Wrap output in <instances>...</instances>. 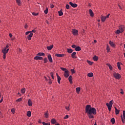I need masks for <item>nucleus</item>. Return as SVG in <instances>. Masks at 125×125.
Instances as JSON below:
<instances>
[{
	"instance_id": "1",
	"label": "nucleus",
	"mask_w": 125,
	"mask_h": 125,
	"mask_svg": "<svg viewBox=\"0 0 125 125\" xmlns=\"http://www.w3.org/2000/svg\"><path fill=\"white\" fill-rule=\"evenodd\" d=\"M85 113L87 114L89 119H94L93 115H96V109L94 107H92L91 105L87 104L85 106Z\"/></svg>"
},
{
	"instance_id": "2",
	"label": "nucleus",
	"mask_w": 125,
	"mask_h": 125,
	"mask_svg": "<svg viewBox=\"0 0 125 125\" xmlns=\"http://www.w3.org/2000/svg\"><path fill=\"white\" fill-rule=\"evenodd\" d=\"M106 105L108 109L109 112H111V109L113 106V100L110 101L109 103H106Z\"/></svg>"
},
{
	"instance_id": "3",
	"label": "nucleus",
	"mask_w": 125,
	"mask_h": 125,
	"mask_svg": "<svg viewBox=\"0 0 125 125\" xmlns=\"http://www.w3.org/2000/svg\"><path fill=\"white\" fill-rule=\"evenodd\" d=\"M113 76L114 77L115 79H116V80H120V79L122 78V77L121 76V75L117 73H114Z\"/></svg>"
},
{
	"instance_id": "4",
	"label": "nucleus",
	"mask_w": 125,
	"mask_h": 125,
	"mask_svg": "<svg viewBox=\"0 0 125 125\" xmlns=\"http://www.w3.org/2000/svg\"><path fill=\"white\" fill-rule=\"evenodd\" d=\"M72 33L74 36H78V35H79V31L78 30L73 29H72Z\"/></svg>"
},
{
	"instance_id": "5",
	"label": "nucleus",
	"mask_w": 125,
	"mask_h": 125,
	"mask_svg": "<svg viewBox=\"0 0 125 125\" xmlns=\"http://www.w3.org/2000/svg\"><path fill=\"white\" fill-rule=\"evenodd\" d=\"M63 76L65 78H68L69 76H70V74H69V70H65L63 74Z\"/></svg>"
},
{
	"instance_id": "6",
	"label": "nucleus",
	"mask_w": 125,
	"mask_h": 125,
	"mask_svg": "<svg viewBox=\"0 0 125 125\" xmlns=\"http://www.w3.org/2000/svg\"><path fill=\"white\" fill-rule=\"evenodd\" d=\"M34 59V60H43V58L41 56H35Z\"/></svg>"
},
{
	"instance_id": "7",
	"label": "nucleus",
	"mask_w": 125,
	"mask_h": 125,
	"mask_svg": "<svg viewBox=\"0 0 125 125\" xmlns=\"http://www.w3.org/2000/svg\"><path fill=\"white\" fill-rule=\"evenodd\" d=\"M76 54H77L76 52H73L71 55L72 58H73V59H76V58H78V57L76 56Z\"/></svg>"
},
{
	"instance_id": "8",
	"label": "nucleus",
	"mask_w": 125,
	"mask_h": 125,
	"mask_svg": "<svg viewBox=\"0 0 125 125\" xmlns=\"http://www.w3.org/2000/svg\"><path fill=\"white\" fill-rule=\"evenodd\" d=\"M69 4H70V5H71V6H72V7H73V8L78 7V4H77L76 3H73L72 2H69Z\"/></svg>"
},
{
	"instance_id": "9",
	"label": "nucleus",
	"mask_w": 125,
	"mask_h": 125,
	"mask_svg": "<svg viewBox=\"0 0 125 125\" xmlns=\"http://www.w3.org/2000/svg\"><path fill=\"white\" fill-rule=\"evenodd\" d=\"M57 78L58 79V83L59 84L61 83V77L59 76V75H58V73H56Z\"/></svg>"
},
{
	"instance_id": "10",
	"label": "nucleus",
	"mask_w": 125,
	"mask_h": 125,
	"mask_svg": "<svg viewBox=\"0 0 125 125\" xmlns=\"http://www.w3.org/2000/svg\"><path fill=\"white\" fill-rule=\"evenodd\" d=\"M47 57H48V59L50 63H52L53 62V61H52V58L51 57V55L49 54L47 56Z\"/></svg>"
},
{
	"instance_id": "11",
	"label": "nucleus",
	"mask_w": 125,
	"mask_h": 125,
	"mask_svg": "<svg viewBox=\"0 0 125 125\" xmlns=\"http://www.w3.org/2000/svg\"><path fill=\"white\" fill-rule=\"evenodd\" d=\"M9 50V49H6V48H4L2 50V53L5 54H6V53H8V51Z\"/></svg>"
},
{
	"instance_id": "12",
	"label": "nucleus",
	"mask_w": 125,
	"mask_h": 125,
	"mask_svg": "<svg viewBox=\"0 0 125 125\" xmlns=\"http://www.w3.org/2000/svg\"><path fill=\"white\" fill-rule=\"evenodd\" d=\"M55 56H57V57H64L65 55L64 54H56Z\"/></svg>"
},
{
	"instance_id": "13",
	"label": "nucleus",
	"mask_w": 125,
	"mask_h": 125,
	"mask_svg": "<svg viewBox=\"0 0 125 125\" xmlns=\"http://www.w3.org/2000/svg\"><path fill=\"white\" fill-rule=\"evenodd\" d=\"M33 33H32L27 36L28 41H31V40H32V37H33Z\"/></svg>"
},
{
	"instance_id": "14",
	"label": "nucleus",
	"mask_w": 125,
	"mask_h": 125,
	"mask_svg": "<svg viewBox=\"0 0 125 125\" xmlns=\"http://www.w3.org/2000/svg\"><path fill=\"white\" fill-rule=\"evenodd\" d=\"M121 65H123V63L121 62H117V67L120 71L122 70V68H121Z\"/></svg>"
},
{
	"instance_id": "15",
	"label": "nucleus",
	"mask_w": 125,
	"mask_h": 125,
	"mask_svg": "<svg viewBox=\"0 0 125 125\" xmlns=\"http://www.w3.org/2000/svg\"><path fill=\"white\" fill-rule=\"evenodd\" d=\"M89 13L91 17H93V16H94V13H93V11H92V10L89 9Z\"/></svg>"
},
{
	"instance_id": "16",
	"label": "nucleus",
	"mask_w": 125,
	"mask_h": 125,
	"mask_svg": "<svg viewBox=\"0 0 125 125\" xmlns=\"http://www.w3.org/2000/svg\"><path fill=\"white\" fill-rule=\"evenodd\" d=\"M68 81L70 83H71V84H72V83H73V78L72 77V75H70L69 78H68Z\"/></svg>"
},
{
	"instance_id": "17",
	"label": "nucleus",
	"mask_w": 125,
	"mask_h": 125,
	"mask_svg": "<svg viewBox=\"0 0 125 125\" xmlns=\"http://www.w3.org/2000/svg\"><path fill=\"white\" fill-rule=\"evenodd\" d=\"M57 121L56 119L53 118L51 120V123L52 124V125H55Z\"/></svg>"
},
{
	"instance_id": "18",
	"label": "nucleus",
	"mask_w": 125,
	"mask_h": 125,
	"mask_svg": "<svg viewBox=\"0 0 125 125\" xmlns=\"http://www.w3.org/2000/svg\"><path fill=\"white\" fill-rule=\"evenodd\" d=\"M28 105L30 107H31V106H33V103H32V101L31 100V99L28 100Z\"/></svg>"
},
{
	"instance_id": "19",
	"label": "nucleus",
	"mask_w": 125,
	"mask_h": 125,
	"mask_svg": "<svg viewBox=\"0 0 125 125\" xmlns=\"http://www.w3.org/2000/svg\"><path fill=\"white\" fill-rule=\"evenodd\" d=\"M16 1L19 6H21V5H22V3H21V0H16Z\"/></svg>"
},
{
	"instance_id": "20",
	"label": "nucleus",
	"mask_w": 125,
	"mask_h": 125,
	"mask_svg": "<svg viewBox=\"0 0 125 125\" xmlns=\"http://www.w3.org/2000/svg\"><path fill=\"white\" fill-rule=\"evenodd\" d=\"M45 54L42 52H39L37 54V56H44Z\"/></svg>"
},
{
	"instance_id": "21",
	"label": "nucleus",
	"mask_w": 125,
	"mask_h": 125,
	"mask_svg": "<svg viewBox=\"0 0 125 125\" xmlns=\"http://www.w3.org/2000/svg\"><path fill=\"white\" fill-rule=\"evenodd\" d=\"M101 19L102 22H105V21H106V18L105 16H101Z\"/></svg>"
},
{
	"instance_id": "22",
	"label": "nucleus",
	"mask_w": 125,
	"mask_h": 125,
	"mask_svg": "<svg viewBox=\"0 0 125 125\" xmlns=\"http://www.w3.org/2000/svg\"><path fill=\"white\" fill-rule=\"evenodd\" d=\"M109 44H110V45H111L112 46V47H115V43H114L112 41H109Z\"/></svg>"
},
{
	"instance_id": "23",
	"label": "nucleus",
	"mask_w": 125,
	"mask_h": 125,
	"mask_svg": "<svg viewBox=\"0 0 125 125\" xmlns=\"http://www.w3.org/2000/svg\"><path fill=\"white\" fill-rule=\"evenodd\" d=\"M46 48L48 50H51L53 48V44L47 46Z\"/></svg>"
},
{
	"instance_id": "24",
	"label": "nucleus",
	"mask_w": 125,
	"mask_h": 125,
	"mask_svg": "<svg viewBox=\"0 0 125 125\" xmlns=\"http://www.w3.org/2000/svg\"><path fill=\"white\" fill-rule=\"evenodd\" d=\"M119 30L121 31V33H123L124 31H125V26H121L119 27Z\"/></svg>"
},
{
	"instance_id": "25",
	"label": "nucleus",
	"mask_w": 125,
	"mask_h": 125,
	"mask_svg": "<svg viewBox=\"0 0 125 125\" xmlns=\"http://www.w3.org/2000/svg\"><path fill=\"white\" fill-rule=\"evenodd\" d=\"M75 50H76V51H81V50H82V48H81L79 46H76Z\"/></svg>"
},
{
	"instance_id": "26",
	"label": "nucleus",
	"mask_w": 125,
	"mask_h": 125,
	"mask_svg": "<svg viewBox=\"0 0 125 125\" xmlns=\"http://www.w3.org/2000/svg\"><path fill=\"white\" fill-rule=\"evenodd\" d=\"M114 109L115 110V114L116 115H119L120 114V110L118 109H117V107H114Z\"/></svg>"
},
{
	"instance_id": "27",
	"label": "nucleus",
	"mask_w": 125,
	"mask_h": 125,
	"mask_svg": "<svg viewBox=\"0 0 125 125\" xmlns=\"http://www.w3.org/2000/svg\"><path fill=\"white\" fill-rule=\"evenodd\" d=\"M87 76L89 77V78H92V77H93V73L92 72L88 73Z\"/></svg>"
},
{
	"instance_id": "28",
	"label": "nucleus",
	"mask_w": 125,
	"mask_h": 125,
	"mask_svg": "<svg viewBox=\"0 0 125 125\" xmlns=\"http://www.w3.org/2000/svg\"><path fill=\"white\" fill-rule=\"evenodd\" d=\"M44 115L45 116V118H46V119H47V118H48L49 117L48 111H46V112L44 113Z\"/></svg>"
},
{
	"instance_id": "29",
	"label": "nucleus",
	"mask_w": 125,
	"mask_h": 125,
	"mask_svg": "<svg viewBox=\"0 0 125 125\" xmlns=\"http://www.w3.org/2000/svg\"><path fill=\"white\" fill-rule=\"evenodd\" d=\"M106 65L109 67L110 71H112L113 70V67H112V65H111L110 63H106Z\"/></svg>"
},
{
	"instance_id": "30",
	"label": "nucleus",
	"mask_w": 125,
	"mask_h": 125,
	"mask_svg": "<svg viewBox=\"0 0 125 125\" xmlns=\"http://www.w3.org/2000/svg\"><path fill=\"white\" fill-rule=\"evenodd\" d=\"M93 60H94V61H98V57L96 56H94L93 57Z\"/></svg>"
},
{
	"instance_id": "31",
	"label": "nucleus",
	"mask_w": 125,
	"mask_h": 125,
	"mask_svg": "<svg viewBox=\"0 0 125 125\" xmlns=\"http://www.w3.org/2000/svg\"><path fill=\"white\" fill-rule=\"evenodd\" d=\"M27 117H31V116H32V113L31 112V111H28L27 112Z\"/></svg>"
},
{
	"instance_id": "32",
	"label": "nucleus",
	"mask_w": 125,
	"mask_h": 125,
	"mask_svg": "<svg viewBox=\"0 0 125 125\" xmlns=\"http://www.w3.org/2000/svg\"><path fill=\"white\" fill-rule=\"evenodd\" d=\"M106 50H107V52H110V46H109V45H108V44H106Z\"/></svg>"
},
{
	"instance_id": "33",
	"label": "nucleus",
	"mask_w": 125,
	"mask_h": 125,
	"mask_svg": "<svg viewBox=\"0 0 125 125\" xmlns=\"http://www.w3.org/2000/svg\"><path fill=\"white\" fill-rule=\"evenodd\" d=\"M110 122L112 123V125H114L115 123H116V121L115 120L114 118H111Z\"/></svg>"
},
{
	"instance_id": "34",
	"label": "nucleus",
	"mask_w": 125,
	"mask_h": 125,
	"mask_svg": "<svg viewBox=\"0 0 125 125\" xmlns=\"http://www.w3.org/2000/svg\"><path fill=\"white\" fill-rule=\"evenodd\" d=\"M21 91L22 94H24L25 92H26V88H23L21 90Z\"/></svg>"
},
{
	"instance_id": "35",
	"label": "nucleus",
	"mask_w": 125,
	"mask_h": 125,
	"mask_svg": "<svg viewBox=\"0 0 125 125\" xmlns=\"http://www.w3.org/2000/svg\"><path fill=\"white\" fill-rule=\"evenodd\" d=\"M67 51L68 53L71 54V53H72V52H73V50L72 49L67 48Z\"/></svg>"
},
{
	"instance_id": "36",
	"label": "nucleus",
	"mask_w": 125,
	"mask_h": 125,
	"mask_svg": "<svg viewBox=\"0 0 125 125\" xmlns=\"http://www.w3.org/2000/svg\"><path fill=\"white\" fill-rule=\"evenodd\" d=\"M59 16H62L63 15V12H62V9L58 12Z\"/></svg>"
},
{
	"instance_id": "37",
	"label": "nucleus",
	"mask_w": 125,
	"mask_h": 125,
	"mask_svg": "<svg viewBox=\"0 0 125 125\" xmlns=\"http://www.w3.org/2000/svg\"><path fill=\"white\" fill-rule=\"evenodd\" d=\"M50 76H51V77H52V79H53V80H54V72H52L50 73Z\"/></svg>"
},
{
	"instance_id": "38",
	"label": "nucleus",
	"mask_w": 125,
	"mask_h": 125,
	"mask_svg": "<svg viewBox=\"0 0 125 125\" xmlns=\"http://www.w3.org/2000/svg\"><path fill=\"white\" fill-rule=\"evenodd\" d=\"M87 63H88V64H89V65H90V66H91V65H92L93 64V62L89 61V60H87Z\"/></svg>"
},
{
	"instance_id": "39",
	"label": "nucleus",
	"mask_w": 125,
	"mask_h": 125,
	"mask_svg": "<svg viewBox=\"0 0 125 125\" xmlns=\"http://www.w3.org/2000/svg\"><path fill=\"white\" fill-rule=\"evenodd\" d=\"M122 32V31L120 30H117L116 32H115V34H117V35H120V34H121V33Z\"/></svg>"
},
{
	"instance_id": "40",
	"label": "nucleus",
	"mask_w": 125,
	"mask_h": 125,
	"mask_svg": "<svg viewBox=\"0 0 125 125\" xmlns=\"http://www.w3.org/2000/svg\"><path fill=\"white\" fill-rule=\"evenodd\" d=\"M45 14L48 13V8L46 7L45 10L44 11Z\"/></svg>"
},
{
	"instance_id": "41",
	"label": "nucleus",
	"mask_w": 125,
	"mask_h": 125,
	"mask_svg": "<svg viewBox=\"0 0 125 125\" xmlns=\"http://www.w3.org/2000/svg\"><path fill=\"white\" fill-rule=\"evenodd\" d=\"M123 119L125 120V110H124L123 111Z\"/></svg>"
},
{
	"instance_id": "42",
	"label": "nucleus",
	"mask_w": 125,
	"mask_h": 125,
	"mask_svg": "<svg viewBox=\"0 0 125 125\" xmlns=\"http://www.w3.org/2000/svg\"><path fill=\"white\" fill-rule=\"evenodd\" d=\"M81 91V87H77L76 88V92H80Z\"/></svg>"
},
{
	"instance_id": "43",
	"label": "nucleus",
	"mask_w": 125,
	"mask_h": 125,
	"mask_svg": "<svg viewBox=\"0 0 125 125\" xmlns=\"http://www.w3.org/2000/svg\"><path fill=\"white\" fill-rule=\"evenodd\" d=\"M32 15H33L34 16H38V15H39V13L33 12Z\"/></svg>"
},
{
	"instance_id": "44",
	"label": "nucleus",
	"mask_w": 125,
	"mask_h": 125,
	"mask_svg": "<svg viewBox=\"0 0 125 125\" xmlns=\"http://www.w3.org/2000/svg\"><path fill=\"white\" fill-rule=\"evenodd\" d=\"M42 124L43 125H50V123H46L45 122H42Z\"/></svg>"
},
{
	"instance_id": "45",
	"label": "nucleus",
	"mask_w": 125,
	"mask_h": 125,
	"mask_svg": "<svg viewBox=\"0 0 125 125\" xmlns=\"http://www.w3.org/2000/svg\"><path fill=\"white\" fill-rule=\"evenodd\" d=\"M16 101V102H21V101H22V98L17 99Z\"/></svg>"
},
{
	"instance_id": "46",
	"label": "nucleus",
	"mask_w": 125,
	"mask_h": 125,
	"mask_svg": "<svg viewBox=\"0 0 125 125\" xmlns=\"http://www.w3.org/2000/svg\"><path fill=\"white\" fill-rule=\"evenodd\" d=\"M65 109L67 111H70V104H69L68 106H65Z\"/></svg>"
},
{
	"instance_id": "47",
	"label": "nucleus",
	"mask_w": 125,
	"mask_h": 125,
	"mask_svg": "<svg viewBox=\"0 0 125 125\" xmlns=\"http://www.w3.org/2000/svg\"><path fill=\"white\" fill-rule=\"evenodd\" d=\"M11 112L13 114H15V109L12 108V109L11 110Z\"/></svg>"
},
{
	"instance_id": "48",
	"label": "nucleus",
	"mask_w": 125,
	"mask_h": 125,
	"mask_svg": "<svg viewBox=\"0 0 125 125\" xmlns=\"http://www.w3.org/2000/svg\"><path fill=\"white\" fill-rule=\"evenodd\" d=\"M47 62H48V60H47V58H44V63H46Z\"/></svg>"
},
{
	"instance_id": "49",
	"label": "nucleus",
	"mask_w": 125,
	"mask_h": 125,
	"mask_svg": "<svg viewBox=\"0 0 125 125\" xmlns=\"http://www.w3.org/2000/svg\"><path fill=\"white\" fill-rule=\"evenodd\" d=\"M48 83H49L50 84H51L52 83V81H51V79L50 78L48 79Z\"/></svg>"
},
{
	"instance_id": "50",
	"label": "nucleus",
	"mask_w": 125,
	"mask_h": 125,
	"mask_svg": "<svg viewBox=\"0 0 125 125\" xmlns=\"http://www.w3.org/2000/svg\"><path fill=\"white\" fill-rule=\"evenodd\" d=\"M71 72L72 75L75 74V73H76V71H75V70L73 69H71Z\"/></svg>"
},
{
	"instance_id": "51",
	"label": "nucleus",
	"mask_w": 125,
	"mask_h": 125,
	"mask_svg": "<svg viewBox=\"0 0 125 125\" xmlns=\"http://www.w3.org/2000/svg\"><path fill=\"white\" fill-rule=\"evenodd\" d=\"M122 122L123 124H125V119H123V115H121V116Z\"/></svg>"
},
{
	"instance_id": "52",
	"label": "nucleus",
	"mask_w": 125,
	"mask_h": 125,
	"mask_svg": "<svg viewBox=\"0 0 125 125\" xmlns=\"http://www.w3.org/2000/svg\"><path fill=\"white\" fill-rule=\"evenodd\" d=\"M65 8H66V9H69L70 8V6L69 5V4H66Z\"/></svg>"
},
{
	"instance_id": "53",
	"label": "nucleus",
	"mask_w": 125,
	"mask_h": 125,
	"mask_svg": "<svg viewBox=\"0 0 125 125\" xmlns=\"http://www.w3.org/2000/svg\"><path fill=\"white\" fill-rule=\"evenodd\" d=\"M31 33H32V32H31V31H27L25 33V35L27 36V35H29V34H31Z\"/></svg>"
},
{
	"instance_id": "54",
	"label": "nucleus",
	"mask_w": 125,
	"mask_h": 125,
	"mask_svg": "<svg viewBox=\"0 0 125 125\" xmlns=\"http://www.w3.org/2000/svg\"><path fill=\"white\" fill-rule=\"evenodd\" d=\"M3 59H5L6 58V54H3Z\"/></svg>"
},
{
	"instance_id": "55",
	"label": "nucleus",
	"mask_w": 125,
	"mask_h": 125,
	"mask_svg": "<svg viewBox=\"0 0 125 125\" xmlns=\"http://www.w3.org/2000/svg\"><path fill=\"white\" fill-rule=\"evenodd\" d=\"M61 70H62V71H66L67 69L64 68V67H61Z\"/></svg>"
},
{
	"instance_id": "56",
	"label": "nucleus",
	"mask_w": 125,
	"mask_h": 125,
	"mask_svg": "<svg viewBox=\"0 0 125 125\" xmlns=\"http://www.w3.org/2000/svg\"><path fill=\"white\" fill-rule=\"evenodd\" d=\"M68 118H69V115H66L64 118L63 119L64 120H66V119H68Z\"/></svg>"
},
{
	"instance_id": "57",
	"label": "nucleus",
	"mask_w": 125,
	"mask_h": 125,
	"mask_svg": "<svg viewBox=\"0 0 125 125\" xmlns=\"http://www.w3.org/2000/svg\"><path fill=\"white\" fill-rule=\"evenodd\" d=\"M71 47L73 48H75L77 47V45H76L75 44H73Z\"/></svg>"
},
{
	"instance_id": "58",
	"label": "nucleus",
	"mask_w": 125,
	"mask_h": 125,
	"mask_svg": "<svg viewBox=\"0 0 125 125\" xmlns=\"http://www.w3.org/2000/svg\"><path fill=\"white\" fill-rule=\"evenodd\" d=\"M120 90L121 91L120 92V93H121V94H124V90H123V89H121Z\"/></svg>"
},
{
	"instance_id": "59",
	"label": "nucleus",
	"mask_w": 125,
	"mask_h": 125,
	"mask_svg": "<svg viewBox=\"0 0 125 125\" xmlns=\"http://www.w3.org/2000/svg\"><path fill=\"white\" fill-rule=\"evenodd\" d=\"M24 28L28 29V24H25V25H24Z\"/></svg>"
},
{
	"instance_id": "60",
	"label": "nucleus",
	"mask_w": 125,
	"mask_h": 125,
	"mask_svg": "<svg viewBox=\"0 0 125 125\" xmlns=\"http://www.w3.org/2000/svg\"><path fill=\"white\" fill-rule=\"evenodd\" d=\"M50 7L51 8H53L54 7V5H53V4H50Z\"/></svg>"
},
{
	"instance_id": "61",
	"label": "nucleus",
	"mask_w": 125,
	"mask_h": 125,
	"mask_svg": "<svg viewBox=\"0 0 125 125\" xmlns=\"http://www.w3.org/2000/svg\"><path fill=\"white\" fill-rule=\"evenodd\" d=\"M44 79H45V80L46 81V82H48V80L47 79V78H46V77L44 76Z\"/></svg>"
},
{
	"instance_id": "62",
	"label": "nucleus",
	"mask_w": 125,
	"mask_h": 125,
	"mask_svg": "<svg viewBox=\"0 0 125 125\" xmlns=\"http://www.w3.org/2000/svg\"><path fill=\"white\" fill-rule=\"evenodd\" d=\"M109 16H110V14H108L107 15H106L105 17V19L109 18Z\"/></svg>"
},
{
	"instance_id": "63",
	"label": "nucleus",
	"mask_w": 125,
	"mask_h": 125,
	"mask_svg": "<svg viewBox=\"0 0 125 125\" xmlns=\"http://www.w3.org/2000/svg\"><path fill=\"white\" fill-rule=\"evenodd\" d=\"M30 32H31V33H36V32H37V31H36L35 30H33L32 31H31Z\"/></svg>"
},
{
	"instance_id": "64",
	"label": "nucleus",
	"mask_w": 125,
	"mask_h": 125,
	"mask_svg": "<svg viewBox=\"0 0 125 125\" xmlns=\"http://www.w3.org/2000/svg\"><path fill=\"white\" fill-rule=\"evenodd\" d=\"M9 36L10 37V38H12V34L11 33H10L9 34Z\"/></svg>"
}]
</instances>
